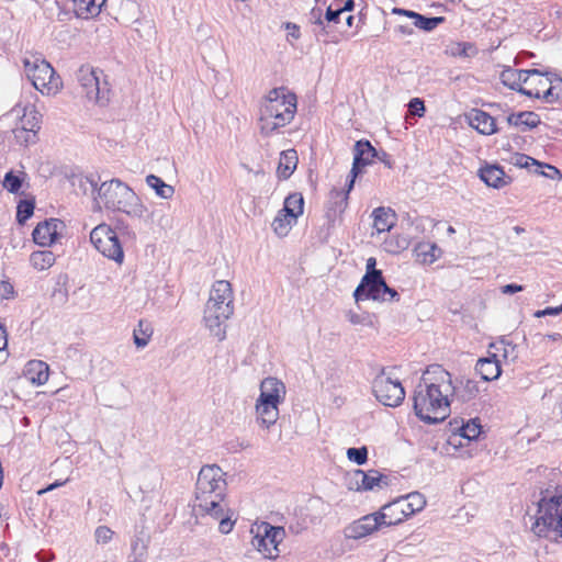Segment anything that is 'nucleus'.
<instances>
[{
	"mask_svg": "<svg viewBox=\"0 0 562 562\" xmlns=\"http://www.w3.org/2000/svg\"><path fill=\"white\" fill-rule=\"evenodd\" d=\"M256 414L260 425L265 428H270L279 418V404H268L267 402L257 400Z\"/></svg>",
	"mask_w": 562,
	"mask_h": 562,
	"instance_id": "nucleus-24",
	"label": "nucleus"
},
{
	"mask_svg": "<svg viewBox=\"0 0 562 562\" xmlns=\"http://www.w3.org/2000/svg\"><path fill=\"white\" fill-rule=\"evenodd\" d=\"M234 313V305H221L206 302L203 311V323L210 334L220 341L226 338V322Z\"/></svg>",
	"mask_w": 562,
	"mask_h": 562,
	"instance_id": "nucleus-11",
	"label": "nucleus"
},
{
	"mask_svg": "<svg viewBox=\"0 0 562 562\" xmlns=\"http://www.w3.org/2000/svg\"><path fill=\"white\" fill-rule=\"evenodd\" d=\"M519 72L521 77H519L518 88L515 90L527 97L537 95L538 92L536 88H533V81L538 79L539 83H546L544 80H542V71L538 69H519Z\"/></svg>",
	"mask_w": 562,
	"mask_h": 562,
	"instance_id": "nucleus-21",
	"label": "nucleus"
},
{
	"mask_svg": "<svg viewBox=\"0 0 562 562\" xmlns=\"http://www.w3.org/2000/svg\"><path fill=\"white\" fill-rule=\"evenodd\" d=\"M286 29L290 30L289 35L299 38L300 37V29L295 24H286Z\"/></svg>",
	"mask_w": 562,
	"mask_h": 562,
	"instance_id": "nucleus-64",
	"label": "nucleus"
},
{
	"mask_svg": "<svg viewBox=\"0 0 562 562\" xmlns=\"http://www.w3.org/2000/svg\"><path fill=\"white\" fill-rule=\"evenodd\" d=\"M372 391L384 406L397 407L405 398V390L398 379H394L384 369L373 379Z\"/></svg>",
	"mask_w": 562,
	"mask_h": 562,
	"instance_id": "nucleus-9",
	"label": "nucleus"
},
{
	"mask_svg": "<svg viewBox=\"0 0 562 562\" xmlns=\"http://www.w3.org/2000/svg\"><path fill=\"white\" fill-rule=\"evenodd\" d=\"M341 13H342V10H340L339 8L333 9L331 7H329L326 10L325 20L328 23H330V22L337 23Z\"/></svg>",
	"mask_w": 562,
	"mask_h": 562,
	"instance_id": "nucleus-57",
	"label": "nucleus"
},
{
	"mask_svg": "<svg viewBox=\"0 0 562 562\" xmlns=\"http://www.w3.org/2000/svg\"><path fill=\"white\" fill-rule=\"evenodd\" d=\"M375 266H376V260H375V258L370 257V258L367 260V265H366V270H367V271H366V274H370V273H371V274H374V273H382V271H381V270H378V269L375 268Z\"/></svg>",
	"mask_w": 562,
	"mask_h": 562,
	"instance_id": "nucleus-59",
	"label": "nucleus"
},
{
	"mask_svg": "<svg viewBox=\"0 0 562 562\" xmlns=\"http://www.w3.org/2000/svg\"><path fill=\"white\" fill-rule=\"evenodd\" d=\"M8 346V334L5 327L0 324V353H1V362L5 361L8 358V352H5Z\"/></svg>",
	"mask_w": 562,
	"mask_h": 562,
	"instance_id": "nucleus-54",
	"label": "nucleus"
},
{
	"mask_svg": "<svg viewBox=\"0 0 562 562\" xmlns=\"http://www.w3.org/2000/svg\"><path fill=\"white\" fill-rule=\"evenodd\" d=\"M469 124L483 135H492L496 133V124L494 117L488 113L473 109L468 114Z\"/></svg>",
	"mask_w": 562,
	"mask_h": 562,
	"instance_id": "nucleus-19",
	"label": "nucleus"
},
{
	"mask_svg": "<svg viewBox=\"0 0 562 562\" xmlns=\"http://www.w3.org/2000/svg\"><path fill=\"white\" fill-rule=\"evenodd\" d=\"M296 112V97L285 88H274L266 95L260 108V133L270 136L291 123Z\"/></svg>",
	"mask_w": 562,
	"mask_h": 562,
	"instance_id": "nucleus-3",
	"label": "nucleus"
},
{
	"mask_svg": "<svg viewBox=\"0 0 562 562\" xmlns=\"http://www.w3.org/2000/svg\"><path fill=\"white\" fill-rule=\"evenodd\" d=\"M454 392L448 371L439 364L428 367L413 395L416 416L427 424L445 420L450 414V396Z\"/></svg>",
	"mask_w": 562,
	"mask_h": 562,
	"instance_id": "nucleus-1",
	"label": "nucleus"
},
{
	"mask_svg": "<svg viewBox=\"0 0 562 562\" xmlns=\"http://www.w3.org/2000/svg\"><path fill=\"white\" fill-rule=\"evenodd\" d=\"M303 206L304 200L302 194L293 193L285 199L282 212H285L297 218L303 213Z\"/></svg>",
	"mask_w": 562,
	"mask_h": 562,
	"instance_id": "nucleus-37",
	"label": "nucleus"
},
{
	"mask_svg": "<svg viewBox=\"0 0 562 562\" xmlns=\"http://www.w3.org/2000/svg\"><path fill=\"white\" fill-rule=\"evenodd\" d=\"M386 476L382 475L376 470H370L364 472L362 470H356L350 475V488L357 491H371L375 486L381 487V484L387 485Z\"/></svg>",
	"mask_w": 562,
	"mask_h": 562,
	"instance_id": "nucleus-17",
	"label": "nucleus"
},
{
	"mask_svg": "<svg viewBox=\"0 0 562 562\" xmlns=\"http://www.w3.org/2000/svg\"><path fill=\"white\" fill-rule=\"evenodd\" d=\"M482 431V426L477 422V418L468 420L459 429V435L468 440L477 439Z\"/></svg>",
	"mask_w": 562,
	"mask_h": 562,
	"instance_id": "nucleus-39",
	"label": "nucleus"
},
{
	"mask_svg": "<svg viewBox=\"0 0 562 562\" xmlns=\"http://www.w3.org/2000/svg\"><path fill=\"white\" fill-rule=\"evenodd\" d=\"M347 457L358 465L364 464L368 460V449L366 447L349 448L347 450Z\"/></svg>",
	"mask_w": 562,
	"mask_h": 562,
	"instance_id": "nucleus-46",
	"label": "nucleus"
},
{
	"mask_svg": "<svg viewBox=\"0 0 562 562\" xmlns=\"http://www.w3.org/2000/svg\"><path fill=\"white\" fill-rule=\"evenodd\" d=\"M396 32H398L400 34H402L404 36H411L415 33L414 29L409 25H398L396 27Z\"/></svg>",
	"mask_w": 562,
	"mask_h": 562,
	"instance_id": "nucleus-62",
	"label": "nucleus"
},
{
	"mask_svg": "<svg viewBox=\"0 0 562 562\" xmlns=\"http://www.w3.org/2000/svg\"><path fill=\"white\" fill-rule=\"evenodd\" d=\"M35 203L33 200H21L16 207V220L20 224L25 223L34 212Z\"/></svg>",
	"mask_w": 562,
	"mask_h": 562,
	"instance_id": "nucleus-44",
	"label": "nucleus"
},
{
	"mask_svg": "<svg viewBox=\"0 0 562 562\" xmlns=\"http://www.w3.org/2000/svg\"><path fill=\"white\" fill-rule=\"evenodd\" d=\"M348 319L351 324L358 325L363 323V317L357 313L349 312L348 313Z\"/></svg>",
	"mask_w": 562,
	"mask_h": 562,
	"instance_id": "nucleus-63",
	"label": "nucleus"
},
{
	"mask_svg": "<svg viewBox=\"0 0 562 562\" xmlns=\"http://www.w3.org/2000/svg\"><path fill=\"white\" fill-rule=\"evenodd\" d=\"M207 302L216 303L217 305H234V294L231 283L226 280L214 282Z\"/></svg>",
	"mask_w": 562,
	"mask_h": 562,
	"instance_id": "nucleus-22",
	"label": "nucleus"
},
{
	"mask_svg": "<svg viewBox=\"0 0 562 562\" xmlns=\"http://www.w3.org/2000/svg\"><path fill=\"white\" fill-rule=\"evenodd\" d=\"M454 55L471 57L476 54V48L471 43H459L458 50L453 53Z\"/></svg>",
	"mask_w": 562,
	"mask_h": 562,
	"instance_id": "nucleus-51",
	"label": "nucleus"
},
{
	"mask_svg": "<svg viewBox=\"0 0 562 562\" xmlns=\"http://www.w3.org/2000/svg\"><path fill=\"white\" fill-rule=\"evenodd\" d=\"M393 13L398 14V15H405L407 18L413 19L414 26H416L423 31H426V32L432 31L438 25H440L441 23L445 22L443 16L428 18V16L422 15L417 12L405 10V9H400V8H394Z\"/></svg>",
	"mask_w": 562,
	"mask_h": 562,
	"instance_id": "nucleus-20",
	"label": "nucleus"
},
{
	"mask_svg": "<svg viewBox=\"0 0 562 562\" xmlns=\"http://www.w3.org/2000/svg\"><path fill=\"white\" fill-rule=\"evenodd\" d=\"M312 16L315 19L314 24L317 27H319L318 31L316 29L314 30L316 36L319 37L321 35L326 34L327 32H326L325 26H324V20L322 19V10L321 9H317V10L314 9L312 11Z\"/></svg>",
	"mask_w": 562,
	"mask_h": 562,
	"instance_id": "nucleus-52",
	"label": "nucleus"
},
{
	"mask_svg": "<svg viewBox=\"0 0 562 562\" xmlns=\"http://www.w3.org/2000/svg\"><path fill=\"white\" fill-rule=\"evenodd\" d=\"M114 532L106 526H99L94 531L95 541L98 543H108L112 540Z\"/></svg>",
	"mask_w": 562,
	"mask_h": 562,
	"instance_id": "nucleus-48",
	"label": "nucleus"
},
{
	"mask_svg": "<svg viewBox=\"0 0 562 562\" xmlns=\"http://www.w3.org/2000/svg\"><path fill=\"white\" fill-rule=\"evenodd\" d=\"M103 76L101 70H97L90 66H81L77 71V80L81 88V93L94 103L105 104L109 100L110 89L108 82L101 83Z\"/></svg>",
	"mask_w": 562,
	"mask_h": 562,
	"instance_id": "nucleus-8",
	"label": "nucleus"
},
{
	"mask_svg": "<svg viewBox=\"0 0 562 562\" xmlns=\"http://www.w3.org/2000/svg\"><path fill=\"white\" fill-rule=\"evenodd\" d=\"M559 97V93L555 92V87H552L551 85L547 86L543 92L541 93V98L548 103H553L558 101Z\"/></svg>",
	"mask_w": 562,
	"mask_h": 562,
	"instance_id": "nucleus-56",
	"label": "nucleus"
},
{
	"mask_svg": "<svg viewBox=\"0 0 562 562\" xmlns=\"http://www.w3.org/2000/svg\"><path fill=\"white\" fill-rule=\"evenodd\" d=\"M55 260V255L50 250L34 251L30 257L31 265L36 270H45L50 268Z\"/></svg>",
	"mask_w": 562,
	"mask_h": 562,
	"instance_id": "nucleus-34",
	"label": "nucleus"
},
{
	"mask_svg": "<svg viewBox=\"0 0 562 562\" xmlns=\"http://www.w3.org/2000/svg\"><path fill=\"white\" fill-rule=\"evenodd\" d=\"M3 188H5L11 193H16L22 187V179L14 175L12 171L5 173L3 180Z\"/></svg>",
	"mask_w": 562,
	"mask_h": 562,
	"instance_id": "nucleus-47",
	"label": "nucleus"
},
{
	"mask_svg": "<svg viewBox=\"0 0 562 562\" xmlns=\"http://www.w3.org/2000/svg\"><path fill=\"white\" fill-rule=\"evenodd\" d=\"M99 178L95 179L93 176L80 177L78 180V187L82 191V193L92 196L95 203H98L99 200Z\"/></svg>",
	"mask_w": 562,
	"mask_h": 562,
	"instance_id": "nucleus-38",
	"label": "nucleus"
},
{
	"mask_svg": "<svg viewBox=\"0 0 562 562\" xmlns=\"http://www.w3.org/2000/svg\"><path fill=\"white\" fill-rule=\"evenodd\" d=\"M384 525L380 519L378 512L366 515L358 520H355L345 529V536L349 539H361L364 538L375 530L380 529Z\"/></svg>",
	"mask_w": 562,
	"mask_h": 562,
	"instance_id": "nucleus-14",
	"label": "nucleus"
},
{
	"mask_svg": "<svg viewBox=\"0 0 562 562\" xmlns=\"http://www.w3.org/2000/svg\"><path fill=\"white\" fill-rule=\"evenodd\" d=\"M522 285H518V284H515V283H510V284H506L502 288V292L504 294H514L516 292H520L522 291Z\"/></svg>",
	"mask_w": 562,
	"mask_h": 562,
	"instance_id": "nucleus-60",
	"label": "nucleus"
},
{
	"mask_svg": "<svg viewBox=\"0 0 562 562\" xmlns=\"http://www.w3.org/2000/svg\"><path fill=\"white\" fill-rule=\"evenodd\" d=\"M106 0H74V10L78 18L89 19L98 15Z\"/></svg>",
	"mask_w": 562,
	"mask_h": 562,
	"instance_id": "nucleus-28",
	"label": "nucleus"
},
{
	"mask_svg": "<svg viewBox=\"0 0 562 562\" xmlns=\"http://www.w3.org/2000/svg\"><path fill=\"white\" fill-rule=\"evenodd\" d=\"M408 109L413 115H417L419 117L424 116L426 111L424 101L419 98L412 99L408 103Z\"/></svg>",
	"mask_w": 562,
	"mask_h": 562,
	"instance_id": "nucleus-49",
	"label": "nucleus"
},
{
	"mask_svg": "<svg viewBox=\"0 0 562 562\" xmlns=\"http://www.w3.org/2000/svg\"><path fill=\"white\" fill-rule=\"evenodd\" d=\"M147 544L139 538H135L132 542V557L131 562H143L146 557Z\"/></svg>",
	"mask_w": 562,
	"mask_h": 562,
	"instance_id": "nucleus-45",
	"label": "nucleus"
},
{
	"mask_svg": "<svg viewBox=\"0 0 562 562\" xmlns=\"http://www.w3.org/2000/svg\"><path fill=\"white\" fill-rule=\"evenodd\" d=\"M383 296L385 299L380 300L381 302H397L400 300V294L393 288H390L386 282H384V286L382 288Z\"/></svg>",
	"mask_w": 562,
	"mask_h": 562,
	"instance_id": "nucleus-55",
	"label": "nucleus"
},
{
	"mask_svg": "<svg viewBox=\"0 0 562 562\" xmlns=\"http://www.w3.org/2000/svg\"><path fill=\"white\" fill-rule=\"evenodd\" d=\"M90 241L104 257L121 265L124 260V251L115 231L106 225L100 224L90 233Z\"/></svg>",
	"mask_w": 562,
	"mask_h": 562,
	"instance_id": "nucleus-10",
	"label": "nucleus"
},
{
	"mask_svg": "<svg viewBox=\"0 0 562 562\" xmlns=\"http://www.w3.org/2000/svg\"><path fill=\"white\" fill-rule=\"evenodd\" d=\"M98 198L99 209L102 204L106 210L125 213L132 218L139 220L147 211L135 191L116 178L100 183Z\"/></svg>",
	"mask_w": 562,
	"mask_h": 562,
	"instance_id": "nucleus-4",
	"label": "nucleus"
},
{
	"mask_svg": "<svg viewBox=\"0 0 562 562\" xmlns=\"http://www.w3.org/2000/svg\"><path fill=\"white\" fill-rule=\"evenodd\" d=\"M531 530L539 537H547L550 531L562 537V495L543 496L538 502Z\"/></svg>",
	"mask_w": 562,
	"mask_h": 562,
	"instance_id": "nucleus-6",
	"label": "nucleus"
},
{
	"mask_svg": "<svg viewBox=\"0 0 562 562\" xmlns=\"http://www.w3.org/2000/svg\"><path fill=\"white\" fill-rule=\"evenodd\" d=\"M378 513L382 524L387 527L401 524L407 517L412 516L408 514V505H406V501L402 497L384 505Z\"/></svg>",
	"mask_w": 562,
	"mask_h": 562,
	"instance_id": "nucleus-16",
	"label": "nucleus"
},
{
	"mask_svg": "<svg viewBox=\"0 0 562 562\" xmlns=\"http://www.w3.org/2000/svg\"><path fill=\"white\" fill-rule=\"evenodd\" d=\"M284 536V529L268 524L263 526V535L254 538V546L268 559H276L279 555L278 546Z\"/></svg>",
	"mask_w": 562,
	"mask_h": 562,
	"instance_id": "nucleus-12",
	"label": "nucleus"
},
{
	"mask_svg": "<svg viewBox=\"0 0 562 562\" xmlns=\"http://www.w3.org/2000/svg\"><path fill=\"white\" fill-rule=\"evenodd\" d=\"M403 498L406 501V505H408V514L411 515L420 512L426 505L424 495L418 492L409 493Z\"/></svg>",
	"mask_w": 562,
	"mask_h": 562,
	"instance_id": "nucleus-43",
	"label": "nucleus"
},
{
	"mask_svg": "<svg viewBox=\"0 0 562 562\" xmlns=\"http://www.w3.org/2000/svg\"><path fill=\"white\" fill-rule=\"evenodd\" d=\"M24 71L32 85L42 94H55L61 88V81L54 68L44 59H24Z\"/></svg>",
	"mask_w": 562,
	"mask_h": 562,
	"instance_id": "nucleus-7",
	"label": "nucleus"
},
{
	"mask_svg": "<svg viewBox=\"0 0 562 562\" xmlns=\"http://www.w3.org/2000/svg\"><path fill=\"white\" fill-rule=\"evenodd\" d=\"M416 256L424 263H432L439 257L440 249L435 244L420 243L415 248Z\"/></svg>",
	"mask_w": 562,
	"mask_h": 562,
	"instance_id": "nucleus-35",
	"label": "nucleus"
},
{
	"mask_svg": "<svg viewBox=\"0 0 562 562\" xmlns=\"http://www.w3.org/2000/svg\"><path fill=\"white\" fill-rule=\"evenodd\" d=\"M226 481L224 472L216 464L201 468L195 484L193 509L201 516H209L218 521V530L229 533L235 525L232 510L225 499Z\"/></svg>",
	"mask_w": 562,
	"mask_h": 562,
	"instance_id": "nucleus-2",
	"label": "nucleus"
},
{
	"mask_svg": "<svg viewBox=\"0 0 562 562\" xmlns=\"http://www.w3.org/2000/svg\"><path fill=\"white\" fill-rule=\"evenodd\" d=\"M295 223L296 218L293 217V215L282 212L281 210L272 223V228L278 236L282 237L288 235Z\"/></svg>",
	"mask_w": 562,
	"mask_h": 562,
	"instance_id": "nucleus-33",
	"label": "nucleus"
},
{
	"mask_svg": "<svg viewBox=\"0 0 562 562\" xmlns=\"http://www.w3.org/2000/svg\"><path fill=\"white\" fill-rule=\"evenodd\" d=\"M297 154L295 149L283 150L280 155V161L278 167L279 176L283 179H288L296 168Z\"/></svg>",
	"mask_w": 562,
	"mask_h": 562,
	"instance_id": "nucleus-29",
	"label": "nucleus"
},
{
	"mask_svg": "<svg viewBox=\"0 0 562 562\" xmlns=\"http://www.w3.org/2000/svg\"><path fill=\"white\" fill-rule=\"evenodd\" d=\"M373 227L376 233L389 232L396 222V214L390 207H376L373 213Z\"/></svg>",
	"mask_w": 562,
	"mask_h": 562,
	"instance_id": "nucleus-25",
	"label": "nucleus"
},
{
	"mask_svg": "<svg viewBox=\"0 0 562 562\" xmlns=\"http://www.w3.org/2000/svg\"><path fill=\"white\" fill-rule=\"evenodd\" d=\"M519 77H521L519 69L508 67L501 72L499 79L504 86L515 90L518 88Z\"/></svg>",
	"mask_w": 562,
	"mask_h": 562,
	"instance_id": "nucleus-42",
	"label": "nucleus"
},
{
	"mask_svg": "<svg viewBox=\"0 0 562 562\" xmlns=\"http://www.w3.org/2000/svg\"><path fill=\"white\" fill-rule=\"evenodd\" d=\"M285 385L277 378H266L260 383L259 401L267 402L268 404H281L285 397Z\"/></svg>",
	"mask_w": 562,
	"mask_h": 562,
	"instance_id": "nucleus-18",
	"label": "nucleus"
},
{
	"mask_svg": "<svg viewBox=\"0 0 562 562\" xmlns=\"http://www.w3.org/2000/svg\"><path fill=\"white\" fill-rule=\"evenodd\" d=\"M475 370L484 381L496 380L502 372L496 355L477 360Z\"/></svg>",
	"mask_w": 562,
	"mask_h": 562,
	"instance_id": "nucleus-26",
	"label": "nucleus"
},
{
	"mask_svg": "<svg viewBox=\"0 0 562 562\" xmlns=\"http://www.w3.org/2000/svg\"><path fill=\"white\" fill-rule=\"evenodd\" d=\"M13 135L20 145L29 146L37 142V132H31L25 127L15 126L13 128Z\"/></svg>",
	"mask_w": 562,
	"mask_h": 562,
	"instance_id": "nucleus-41",
	"label": "nucleus"
},
{
	"mask_svg": "<svg viewBox=\"0 0 562 562\" xmlns=\"http://www.w3.org/2000/svg\"><path fill=\"white\" fill-rule=\"evenodd\" d=\"M507 122L509 125L520 126L524 125L528 128H533L540 124V117L535 112H519L513 113L507 116Z\"/></svg>",
	"mask_w": 562,
	"mask_h": 562,
	"instance_id": "nucleus-31",
	"label": "nucleus"
},
{
	"mask_svg": "<svg viewBox=\"0 0 562 562\" xmlns=\"http://www.w3.org/2000/svg\"><path fill=\"white\" fill-rule=\"evenodd\" d=\"M384 282L385 280L382 273L364 274L353 292L356 302L362 300L380 301L385 299L382 292Z\"/></svg>",
	"mask_w": 562,
	"mask_h": 562,
	"instance_id": "nucleus-13",
	"label": "nucleus"
},
{
	"mask_svg": "<svg viewBox=\"0 0 562 562\" xmlns=\"http://www.w3.org/2000/svg\"><path fill=\"white\" fill-rule=\"evenodd\" d=\"M18 115L22 111V115L16 124L18 127H25L31 132H38L41 128V114L34 106L21 108L20 104L15 105L12 110Z\"/></svg>",
	"mask_w": 562,
	"mask_h": 562,
	"instance_id": "nucleus-23",
	"label": "nucleus"
},
{
	"mask_svg": "<svg viewBox=\"0 0 562 562\" xmlns=\"http://www.w3.org/2000/svg\"><path fill=\"white\" fill-rule=\"evenodd\" d=\"M146 183L153 190H155L156 194L161 199L169 200L175 194V188L170 184H167L161 178L155 175H148L146 177Z\"/></svg>",
	"mask_w": 562,
	"mask_h": 562,
	"instance_id": "nucleus-32",
	"label": "nucleus"
},
{
	"mask_svg": "<svg viewBox=\"0 0 562 562\" xmlns=\"http://www.w3.org/2000/svg\"><path fill=\"white\" fill-rule=\"evenodd\" d=\"M515 166H518V167H522V168H528L529 166H538V167H542L541 164H539L536 159L527 156V155H517L515 157V162H514Z\"/></svg>",
	"mask_w": 562,
	"mask_h": 562,
	"instance_id": "nucleus-50",
	"label": "nucleus"
},
{
	"mask_svg": "<svg viewBox=\"0 0 562 562\" xmlns=\"http://www.w3.org/2000/svg\"><path fill=\"white\" fill-rule=\"evenodd\" d=\"M480 178L488 187L499 189L507 184V177L498 166H486L480 170Z\"/></svg>",
	"mask_w": 562,
	"mask_h": 562,
	"instance_id": "nucleus-27",
	"label": "nucleus"
},
{
	"mask_svg": "<svg viewBox=\"0 0 562 562\" xmlns=\"http://www.w3.org/2000/svg\"><path fill=\"white\" fill-rule=\"evenodd\" d=\"M374 157H378L376 149L369 140H358L353 146V162L348 176L345 191L333 190L331 199H335L336 209L340 212L347 207L349 193L355 186L357 177L362 173L366 166L370 165Z\"/></svg>",
	"mask_w": 562,
	"mask_h": 562,
	"instance_id": "nucleus-5",
	"label": "nucleus"
},
{
	"mask_svg": "<svg viewBox=\"0 0 562 562\" xmlns=\"http://www.w3.org/2000/svg\"><path fill=\"white\" fill-rule=\"evenodd\" d=\"M480 390L477 386V383L473 380H467L461 389L457 391V397L460 398L462 402H469L473 400L477 394Z\"/></svg>",
	"mask_w": 562,
	"mask_h": 562,
	"instance_id": "nucleus-40",
	"label": "nucleus"
},
{
	"mask_svg": "<svg viewBox=\"0 0 562 562\" xmlns=\"http://www.w3.org/2000/svg\"><path fill=\"white\" fill-rule=\"evenodd\" d=\"M64 227V223L58 218L46 220L34 228L33 240L43 247L50 246L58 239L59 229Z\"/></svg>",
	"mask_w": 562,
	"mask_h": 562,
	"instance_id": "nucleus-15",
	"label": "nucleus"
},
{
	"mask_svg": "<svg viewBox=\"0 0 562 562\" xmlns=\"http://www.w3.org/2000/svg\"><path fill=\"white\" fill-rule=\"evenodd\" d=\"M551 76V72H542V80H544L546 83H539L538 79H536V81H533V88H536L538 94L537 95H532L531 98H541V93L543 92L544 88L549 85L552 83V80L550 78Z\"/></svg>",
	"mask_w": 562,
	"mask_h": 562,
	"instance_id": "nucleus-53",
	"label": "nucleus"
},
{
	"mask_svg": "<svg viewBox=\"0 0 562 562\" xmlns=\"http://www.w3.org/2000/svg\"><path fill=\"white\" fill-rule=\"evenodd\" d=\"M14 292L13 285L8 281H2L0 283V296L3 299H9Z\"/></svg>",
	"mask_w": 562,
	"mask_h": 562,
	"instance_id": "nucleus-58",
	"label": "nucleus"
},
{
	"mask_svg": "<svg viewBox=\"0 0 562 562\" xmlns=\"http://www.w3.org/2000/svg\"><path fill=\"white\" fill-rule=\"evenodd\" d=\"M541 168H546L548 171L541 170L540 173L550 179H553L559 173V170L550 165H542Z\"/></svg>",
	"mask_w": 562,
	"mask_h": 562,
	"instance_id": "nucleus-61",
	"label": "nucleus"
},
{
	"mask_svg": "<svg viewBox=\"0 0 562 562\" xmlns=\"http://www.w3.org/2000/svg\"><path fill=\"white\" fill-rule=\"evenodd\" d=\"M151 335L153 328L150 324L145 321H139L133 333L134 344L137 348H144L148 345Z\"/></svg>",
	"mask_w": 562,
	"mask_h": 562,
	"instance_id": "nucleus-36",
	"label": "nucleus"
},
{
	"mask_svg": "<svg viewBox=\"0 0 562 562\" xmlns=\"http://www.w3.org/2000/svg\"><path fill=\"white\" fill-rule=\"evenodd\" d=\"M29 374L30 380L37 385H43L48 381L49 367L43 361H31L29 362Z\"/></svg>",
	"mask_w": 562,
	"mask_h": 562,
	"instance_id": "nucleus-30",
	"label": "nucleus"
}]
</instances>
